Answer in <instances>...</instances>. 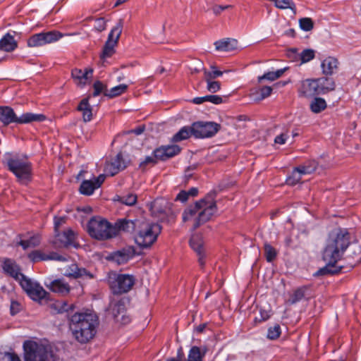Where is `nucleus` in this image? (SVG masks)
I'll list each match as a JSON object with an SVG mask.
<instances>
[{
  "label": "nucleus",
  "instance_id": "46",
  "mask_svg": "<svg viewBox=\"0 0 361 361\" xmlns=\"http://www.w3.org/2000/svg\"><path fill=\"white\" fill-rule=\"evenodd\" d=\"M302 174L297 170V167L294 169L291 175L287 178V183L291 185H295L300 183Z\"/></svg>",
  "mask_w": 361,
  "mask_h": 361
},
{
  "label": "nucleus",
  "instance_id": "45",
  "mask_svg": "<svg viewBox=\"0 0 361 361\" xmlns=\"http://www.w3.org/2000/svg\"><path fill=\"white\" fill-rule=\"evenodd\" d=\"M212 71L204 69V80H214L218 77L223 75V72L216 69L215 66H211Z\"/></svg>",
  "mask_w": 361,
  "mask_h": 361
},
{
  "label": "nucleus",
  "instance_id": "29",
  "mask_svg": "<svg viewBox=\"0 0 361 361\" xmlns=\"http://www.w3.org/2000/svg\"><path fill=\"white\" fill-rule=\"evenodd\" d=\"M17 47L14 37L9 33L6 34L0 40V50L11 52Z\"/></svg>",
  "mask_w": 361,
  "mask_h": 361
},
{
  "label": "nucleus",
  "instance_id": "11",
  "mask_svg": "<svg viewBox=\"0 0 361 361\" xmlns=\"http://www.w3.org/2000/svg\"><path fill=\"white\" fill-rule=\"evenodd\" d=\"M135 283V278L128 274H118L109 281V286L114 294L120 295L128 292Z\"/></svg>",
  "mask_w": 361,
  "mask_h": 361
},
{
  "label": "nucleus",
  "instance_id": "33",
  "mask_svg": "<svg viewBox=\"0 0 361 361\" xmlns=\"http://www.w3.org/2000/svg\"><path fill=\"white\" fill-rule=\"evenodd\" d=\"M206 353V348L202 351L198 346H192L188 352L187 361H203Z\"/></svg>",
  "mask_w": 361,
  "mask_h": 361
},
{
  "label": "nucleus",
  "instance_id": "64",
  "mask_svg": "<svg viewBox=\"0 0 361 361\" xmlns=\"http://www.w3.org/2000/svg\"><path fill=\"white\" fill-rule=\"evenodd\" d=\"M66 222L65 217H55L54 219V226L55 230L57 231L59 226Z\"/></svg>",
  "mask_w": 361,
  "mask_h": 361
},
{
  "label": "nucleus",
  "instance_id": "9",
  "mask_svg": "<svg viewBox=\"0 0 361 361\" xmlns=\"http://www.w3.org/2000/svg\"><path fill=\"white\" fill-rule=\"evenodd\" d=\"M214 193H209L203 199L198 201L199 212L196 222L192 225L193 229H197L202 224L209 221L217 211L216 203Z\"/></svg>",
  "mask_w": 361,
  "mask_h": 361
},
{
  "label": "nucleus",
  "instance_id": "44",
  "mask_svg": "<svg viewBox=\"0 0 361 361\" xmlns=\"http://www.w3.org/2000/svg\"><path fill=\"white\" fill-rule=\"evenodd\" d=\"M264 256L267 262H272L277 256L276 250L268 243H265L264 245Z\"/></svg>",
  "mask_w": 361,
  "mask_h": 361
},
{
  "label": "nucleus",
  "instance_id": "34",
  "mask_svg": "<svg viewBox=\"0 0 361 361\" xmlns=\"http://www.w3.org/2000/svg\"><path fill=\"white\" fill-rule=\"evenodd\" d=\"M308 287L305 286L297 288L290 295V298L288 300V302L290 305H293L300 301L305 296Z\"/></svg>",
  "mask_w": 361,
  "mask_h": 361
},
{
  "label": "nucleus",
  "instance_id": "28",
  "mask_svg": "<svg viewBox=\"0 0 361 361\" xmlns=\"http://www.w3.org/2000/svg\"><path fill=\"white\" fill-rule=\"evenodd\" d=\"M216 49L221 51H231L237 48L238 41L235 39L227 38L216 41L214 43Z\"/></svg>",
  "mask_w": 361,
  "mask_h": 361
},
{
  "label": "nucleus",
  "instance_id": "16",
  "mask_svg": "<svg viewBox=\"0 0 361 361\" xmlns=\"http://www.w3.org/2000/svg\"><path fill=\"white\" fill-rule=\"evenodd\" d=\"M106 176L100 174L91 180H85L80 184L79 191L85 195H91L94 191L99 188L105 180Z\"/></svg>",
  "mask_w": 361,
  "mask_h": 361
},
{
  "label": "nucleus",
  "instance_id": "31",
  "mask_svg": "<svg viewBox=\"0 0 361 361\" xmlns=\"http://www.w3.org/2000/svg\"><path fill=\"white\" fill-rule=\"evenodd\" d=\"M198 201L194 205H190L186 208L182 215L183 221L187 222L193 221V224L196 222L199 212Z\"/></svg>",
  "mask_w": 361,
  "mask_h": 361
},
{
  "label": "nucleus",
  "instance_id": "2",
  "mask_svg": "<svg viewBox=\"0 0 361 361\" xmlns=\"http://www.w3.org/2000/svg\"><path fill=\"white\" fill-rule=\"evenodd\" d=\"M99 324L98 317L92 313H75L70 319V329L77 341L86 343L94 338Z\"/></svg>",
  "mask_w": 361,
  "mask_h": 361
},
{
  "label": "nucleus",
  "instance_id": "14",
  "mask_svg": "<svg viewBox=\"0 0 361 361\" xmlns=\"http://www.w3.org/2000/svg\"><path fill=\"white\" fill-rule=\"evenodd\" d=\"M318 85L316 79H306L302 80L298 87V96L302 98H312L319 94Z\"/></svg>",
  "mask_w": 361,
  "mask_h": 361
},
{
  "label": "nucleus",
  "instance_id": "47",
  "mask_svg": "<svg viewBox=\"0 0 361 361\" xmlns=\"http://www.w3.org/2000/svg\"><path fill=\"white\" fill-rule=\"evenodd\" d=\"M300 28L304 31H310L314 27V22L310 18H302L299 20Z\"/></svg>",
  "mask_w": 361,
  "mask_h": 361
},
{
  "label": "nucleus",
  "instance_id": "57",
  "mask_svg": "<svg viewBox=\"0 0 361 361\" xmlns=\"http://www.w3.org/2000/svg\"><path fill=\"white\" fill-rule=\"evenodd\" d=\"M206 102H211L214 104H220L223 103V98L219 95H206Z\"/></svg>",
  "mask_w": 361,
  "mask_h": 361
},
{
  "label": "nucleus",
  "instance_id": "63",
  "mask_svg": "<svg viewBox=\"0 0 361 361\" xmlns=\"http://www.w3.org/2000/svg\"><path fill=\"white\" fill-rule=\"evenodd\" d=\"M231 7V6H219V5H215L212 7V11L214 14L219 15L223 11L226 10V8Z\"/></svg>",
  "mask_w": 361,
  "mask_h": 361
},
{
  "label": "nucleus",
  "instance_id": "6",
  "mask_svg": "<svg viewBox=\"0 0 361 361\" xmlns=\"http://www.w3.org/2000/svg\"><path fill=\"white\" fill-rule=\"evenodd\" d=\"M86 231L91 238L98 240H105L116 236V228L99 216H93L88 221Z\"/></svg>",
  "mask_w": 361,
  "mask_h": 361
},
{
  "label": "nucleus",
  "instance_id": "8",
  "mask_svg": "<svg viewBox=\"0 0 361 361\" xmlns=\"http://www.w3.org/2000/svg\"><path fill=\"white\" fill-rule=\"evenodd\" d=\"M161 232V226L155 223H142L135 236V243L141 248L150 247Z\"/></svg>",
  "mask_w": 361,
  "mask_h": 361
},
{
  "label": "nucleus",
  "instance_id": "42",
  "mask_svg": "<svg viewBox=\"0 0 361 361\" xmlns=\"http://www.w3.org/2000/svg\"><path fill=\"white\" fill-rule=\"evenodd\" d=\"M27 257L30 260L34 263L39 261L49 260V255L44 253L39 250L32 251L28 254Z\"/></svg>",
  "mask_w": 361,
  "mask_h": 361
},
{
  "label": "nucleus",
  "instance_id": "27",
  "mask_svg": "<svg viewBox=\"0 0 361 361\" xmlns=\"http://www.w3.org/2000/svg\"><path fill=\"white\" fill-rule=\"evenodd\" d=\"M50 309L54 314H62L74 309L73 304H69L65 300H56L50 305Z\"/></svg>",
  "mask_w": 361,
  "mask_h": 361
},
{
  "label": "nucleus",
  "instance_id": "7",
  "mask_svg": "<svg viewBox=\"0 0 361 361\" xmlns=\"http://www.w3.org/2000/svg\"><path fill=\"white\" fill-rule=\"evenodd\" d=\"M47 118L42 114H33L30 112L23 114L17 116L13 109L7 106H0V121L4 126H8L12 123L18 124H25L32 122H42Z\"/></svg>",
  "mask_w": 361,
  "mask_h": 361
},
{
  "label": "nucleus",
  "instance_id": "58",
  "mask_svg": "<svg viewBox=\"0 0 361 361\" xmlns=\"http://www.w3.org/2000/svg\"><path fill=\"white\" fill-rule=\"evenodd\" d=\"M96 25H95V29L99 31L102 32L106 29V21L103 18H99L96 19Z\"/></svg>",
  "mask_w": 361,
  "mask_h": 361
},
{
  "label": "nucleus",
  "instance_id": "62",
  "mask_svg": "<svg viewBox=\"0 0 361 361\" xmlns=\"http://www.w3.org/2000/svg\"><path fill=\"white\" fill-rule=\"evenodd\" d=\"M188 193L187 191L181 190L176 196V200L180 201L182 202H185L188 200Z\"/></svg>",
  "mask_w": 361,
  "mask_h": 361
},
{
  "label": "nucleus",
  "instance_id": "61",
  "mask_svg": "<svg viewBox=\"0 0 361 361\" xmlns=\"http://www.w3.org/2000/svg\"><path fill=\"white\" fill-rule=\"evenodd\" d=\"M159 200H156L155 201H154L152 204H151V210L153 213H163L164 212V210L163 209H159Z\"/></svg>",
  "mask_w": 361,
  "mask_h": 361
},
{
  "label": "nucleus",
  "instance_id": "20",
  "mask_svg": "<svg viewBox=\"0 0 361 361\" xmlns=\"http://www.w3.org/2000/svg\"><path fill=\"white\" fill-rule=\"evenodd\" d=\"M127 164L123 159L122 154L118 153L116 157L105 166V171L110 176H113L117 174L120 171L126 168Z\"/></svg>",
  "mask_w": 361,
  "mask_h": 361
},
{
  "label": "nucleus",
  "instance_id": "26",
  "mask_svg": "<svg viewBox=\"0 0 361 361\" xmlns=\"http://www.w3.org/2000/svg\"><path fill=\"white\" fill-rule=\"evenodd\" d=\"M47 286L52 291L62 295H66L70 291V286L61 279H56Z\"/></svg>",
  "mask_w": 361,
  "mask_h": 361
},
{
  "label": "nucleus",
  "instance_id": "30",
  "mask_svg": "<svg viewBox=\"0 0 361 361\" xmlns=\"http://www.w3.org/2000/svg\"><path fill=\"white\" fill-rule=\"evenodd\" d=\"M138 221H133V220H127V219H120L116 221L115 225V228H116V235H118V231H127L130 232L131 231H134L135 227L137 226Z\"/></svg>",
  "mask_w": 361,
  "mask_h": 361
},
{
  "label": "nucleus",
  "instance_id": "54",
  "mask_svg": "<svg viewBox=\"0 0 361 361\" xmlns=\"http://www.w3.org/2000/svg\"><path fill=\"white\" fill-rule=\"evenodd\" d=\"M68 257L67 256L60 255L58 252H51L49 254V260L65 262L68 261Z\"/></svg>",
  "mask_w": 361,
  "mask_h": 361
},
{
  "label": "nucleus",
  "instance_id": "5",
  "mask_svg": "<svg viewBox=\"0 0 361 361\" xmlns=\"http://www.w3.org/2000/svg\"><path fill=\"white\" fill-rule=\"evenodd\" d=\"M5 161L8 169L21 183L26 184L31 180L32 164L26 157L6 154Z\"/></svg>",
  "mask_w": 361,
  "mask_h": 361
},
{
  "label": "nucleus",
  "instance_id": "32",
  "mask_svg": "<svg viewBox=\"0 0 361 361\" xmlns=\"http://www.w3.org/2000/svg\"><path fill=\"white\" fill-rule=\"evenodd\" d=\"M78 110L82 112V118L85 122L90 121L92 118V108L88 102V99H83L78 106Z\"/></svg>",
  "mask_w": 361,
  "mask_h": 361
},
{
  "label": "nucleus",
  "instance_id": "13",
  "mask_svg": "<svg viewBox=\"0 0 361 361\" xmlns=\"http://www.w3.org/2000/svg\"><path fill=\"white\" fill-rule=\"evenodd\" d=\"M62 36L61 32L56 30L35 34L27 39V46L30 47L44 46L56 42Z\"/></svg>",
  "mask_w": 361,
  "mask_h": 361
},
{
  "label": "nucleus",
  "instance_id": "3",
  "mask_svg": "<svg viewBox=\"0 0 361 361\" xmlns=\"http://www.w3.org/2000/svg\"><path fill=\"white\" fill-rule=\"evenodd\" d=\"M3 269L11 276L19 280L23 289L32 300H40L46 298L47 291L38 283L32 282L20 273L19 267L14 261L6 259L4 262Z\"/></svg>",
  "mask_w": 361,
  "mask_h": 361
},
{
  "label": "nucleus",
  "instance_id": "23",
  "mask_svg": "<svg viewBox=\"0 0 361 361\" xmlns=\"http://www.w3.org/2000/svg\"><path fill=\"white\" fill-rule=\"evenodd\" d=\"M65 274L74 279H93L94 276L85 269L79 268L76 264H72L66 269Z\"/></svg>",
  "mask_w": 361,
  "mask_h": 361
},
{
  "label": "nucleus",
  "instance_id": "56",
  "mask_svg": "<svg viewBox=\"0 0 361 361\" xmlns=\"http://www.w3.org/2000/svg\"><path fill=\"white\" fill-rule=\"evenodd\" d=\"M272 92V88L269 86H263L259 90V92L260 94L259 99H263L267 97H269Z\"/></svg>",
  "mask_w": 361,
  "mask_h": 361
},
{
  "label": "nucleus",
  "instance_id": "18",
  "mask_svg": "<svg viewBox=\"0 0 361 361\" xmlns=\"http://www.w3.org/2000/svg\"><path fill=\"white\" fill-rule=\"evenodd\" d=\"M111 312L116 322L122 324H127L130 319L126 314V304L123 300L114 302L111 305Z\"/></svg>",
  "mask_w": 361,
  "mask_h": 361
},
{
  "label": "nucleus",
  "instance_id": "24",
  "mask_svg": "<svg viewBox=\"0 0 361 361\" xmlns=\"http://www.w3.org/2000/svg\"><path fill=\"white\" fill-rule=\"evenodd\" d=\"M339 62L335 57L326 58L321 64L322 73L326 75H331L338 68Z\"/></svg>",
  "mask_w": 361,
  "mask_h": 361
},
{
  "label": "nucleus",
  "instance_id": "52",
  "mask_svg": "<svg viewBox=\"0 0 361 361\" xmlns=\"http://www.w3.org/2000/svg\"><path fill=\"white\" fill-rule=\"evenodd\" d=\"M23 308V305L20 302L17 300H11L10 306V312L12 315H15L20 312Z\"/></svg>",
  "mask_w": 361,
  "mask_h": 361
},
{
  "label": "nucleus",
  "instance_id": "39",
  "mask_svg": "<svg viewBox=\"0 0 361 361\" xmlns=\"http://www.w3.org/2000/svg\"><path fill=\"white\" fill-rule=\"evenodd\" d=\"M288 69V68H284L282 69H279L276 71H270L264 73L262 76L258 77V81L261 82L262 80H268L270 81H274L282 76V75L285 73V71Z\"/></svg>",
  "mask_w": 361,
  "mask_h": 361
},
{
  "label": "nucleus",
  "instance_id": "55",
  "mask_svg": "<svg viewBox=\"0 0 361 361\" xmlns=\"http://www.w3.org/2000/svg\"><path fill=\"white\" fill-rule=\"evenodd\" d=\"M159 160L154 155L153 157H147L140 164V167L144 169L147 165H155Z\"/></svg>",
  "mask_w": 361,
  "mask_h": 361
},
{
  "label": "nucleus",
  "instance_id": "10",
  "mask_svg": "<svg viewBox=\"0 0 361 361\" xmlns=\"http://www.w3.org/2000/svg\"><path fill=\"white\" fill-rule=\"evenodd\" d=\"M123 27V20L119 19L109 34L107 41L103 49L102 58L111 57L115 52L114 47L117 44Z\"/></svg>",
  "mask_w": 361,
  "mask_h": 361
},
{
  "label": "nucleus",
  "instance_id": "50",
  "mask_svg": "<svg viewBox=\"0 0 361 361\" xmlns=\"http://www.w3.org/2000/svg\"><path fill=\"white\" fill-rule=\"evenodd\" d=\"M207 82V90L212 92L215 93L217 92L221 89V83L219 81L215 80H205Z\"/></svg>",
  "mask_w": 361,
  "mask_h": 361
},
{
  "label": "nucleus",
  "instance_id": "48",
  "mask_svg": "<svg viewBox=\"0 0 361 361\" xmlns=\"http://www.w3.org/2000/svg\"><path fill=\"white\" fill-rule=\"evenodd\" d=\"M281 335V327L279 324H275L274 326L269 328L267 332V338L270 340H275Z\"/></svg>",
  "mask_w": 361,
  "mask_h": 361
},
{
  "label": "nucleus",
  "instance_id": "22",
  "mask_svg": "<svg viewBox=\"0 0 361 361\" xmlns=\"http://www.w3.org/2000/svg\"><path fill=\"white\" fill-rule=\"evenodd\" d=\"M93 70L92 68H85L84 70L74 68L72 70L71 75L78 85H85L87 80L92 77Z\"/></svg>",
  "mask_w": 361,
  "mask_h": 361
},
{
  "label": "nucleus",
  "instance_id": "1",
  "mask_svg": "<svg viewBox=\"0 0 361 361\" xmlns=\"http://www.w3.org/2000/svg\"><path fill=\"white\" fill-rule=\"evenodd\" d=\"M350 243V233L345 229L338 228L329 233L322 258L326 263L325 269L329 273H337L339 270L332 269L341 259L345 251Z\"/></svg>",
  "mask_w": 361,
  "mask_h": 361
},
{
  "label": "nucleus",
  "instance_id": "35",
  "mask_svg": "<svg viewBox=\"0 0 361 361\" xmlns=\"http://www.w3.org/2000/svg\"><path fill=\"white\" fill-rule=\"evenodd\" d=\"M192 134V126L189 127H183L178 133H176L171 139V142H178L182 140H186Z\"/></svg>",
  "mask_w": 361,
  "mask_h": 361
},
{
  "label": "nucleus",
  "instance_id": "15",
  "mask_svg": "<svg viewBox=\"0 0 361 361\" xmlns=\"http://www.w3.org/2000/svg\"><path fill=\"white\" fill-rule=\"evenodd\" d=\"M181 151V148L176 145H162L153 151V155L159 161H166L176 155Z\"/></svg>",
  "mask_w": 361,
  "mask_h": 361
},
{
  "label": "nucleus",
  "instance_id": "19",
  "mask_svg": "<svg viewBox=\"0 0 361 361\" xmlns=\"http://www.w3.org/2000/svg\"><path fill=\"white\" fill-rule=\"evenodd\" d=\"M76 234L71 229H67L61 233H58L56 235L54 244L58 247H67L73 246L76 247L78 245L75 243Z\"/></svg>",
  "mask_w": 361,
  "mask_h": 361
},
{
  "label": "nucleus",
  "instance_id": "53",
  "mask_svg": "<svg viewBox=\"0 0 361 361\" xmlns=\"http://www.w3.org/2000/svg\"><path fill=\"white\" fill-rule=\"evenodd\" d=\"M296 48H291L287 50L286 56L292 61H297L300 59V54Z\"/></svg>",
  "mask_w": 361,
  "mask_h": 361
},
{
  "label": "nucleus",
  "instance_id": "40",
  "mask_svg": "<svg viewBox=\"0 0 361 361\" xmlns=\"http://www.w3.org/2000/svg\"><path fill=\"white\" fill-rule=\"evenodd\" d=\"M128 89V85L126 84H121L119 85H117L116 87H112L109 90H106L104 92V95L109 97L113 98L115 97L120 96L121 94H123L126 92Z\"/></svg>",
  "mask_w": 361,
  "mask_h": 361
},
{
  "label": "nucleus",
  "instance_id": "60",
  "mask_svg": "<svg viewBox=\"0 0 361 361\" xmlns=\"http://www.w3.org/2000/svg\"><path fill=\"white\" fill-rule=\"evenodd\" d=\"M288 137V135L287 133H281L275 137L274 142L279 145H283Z\"/></svg>",
  "mask_w": 361,
  "mask_h": 361
},
{
  "label": "nucleus",
  "instance_id": "17",
  "mask_svg": "<svg viewBox=\"0 0 361 361\" xmlns=\"http://www.w3.org/2000/svg\"><path fill=\"white\" fill-rule=\"evenodd\" d=\"M190 245L192 249L197 253L198 256V262L202 269L204 268L205 264L204 261V242L201 235L194 234L191 236L190 240Z\"/></svg>",
  "mask_w": 361,
  "mask_h": 361
},
{
  "label": "nucleus",
  "instance_id": "49",
  "mask_svg": "<svg viewBox=\"0 0 361 361\" xmlns=\"http://www.w3.org/2000/svg\"><path fill=\"white\" fill-rule=\"evenodd\" d=\"M314 58V51L312 49H305L300 54L301 63H307Z\"/></svg>",
  "mask_w": 361,
  "mask_h": 361
},
{
  "label": "nucleus",
  "instance_id": "12",
  "mask_svg": "<svg viewBox=\"0 0 361 361\" xmlns=\"http://www.w3.org/2000/svg\"><path fill=\"white\" fill-rule=\"evenodd\" d=\"M220 129V125L214 122H195L192 125V134L196 138L211 137Z\"/></svg>",
  "mask_w": 361,
  "mask_h": 361
},
{
  "label": "nucleus",
  "instance_id": "51",
  "mask_svg": "<svg viewBox=\"0 0 361 361\" xmlns=\"http://www.w3.org/2000/svg\"><path fill=\"white\" fill-rule=\"evenodd\" d=\"M93 88H94V92H93L94 97L98 96L102 92H103L104 94V92L106 90H108L106 89V85H104L100 81H96L93 85Z\"/></svg>",
  "mask_w": 361,
  "mask_h": 361
},
{
  "label": "nucleus",
  "instance_id": "41",
  "mask_svg": "<svg viewBox=\"0 0 361 361\" xmlns=\"http://www.w3.org/2000/svg\"><path fill=\"white\" fill-rule=\"evenodd\" d=\"M317 167V163L314 161H308L302 165H300L297 167V170L300 172L302 175L310 174L314 172Z\"/></svg>",
  "mask_w": 361,
  "mask_h": 361
},
{
  "label": "nucleus",
  "instance_id": "37",
  "mask_svg": "<svg viewBox=\"0 0 361 361\" xmlns=\"http://www.w3.org/2000/svg\"><path fill=\"white\" fill-rule=\"evenodd\" d=\"M327 105L325 99L321 97H315L310 103L311 111L314 114H319L326 109Z\"/></svg>",
  "mask_w": 361,
  "mask_h": 361
},
{
  "label": "nucleus",
  "instance_id": "43",
  "mask_svg": "<svg viewBox=\"0 0 361 361\" xmlns=\"http://www.w3.org/2000/svg\"><path fill=\"white\" fill-rule=\"evenodd\" d=\"M118 200L126 205L133 206L137 202V196L135 193L130 192L122 196H118Z\"/></svg>",
  "mask_w": 361,
  "mask_h": 361
},
{
  "label": "nucleus",
  "instance_id": "36",
  "mask_svg": "<svg viewBox=\"0 0 361 361\" xmlns=\"http://www.w3.org/2000/svg\"><path fill=\"white\" fill-rule=\"evenodd\" d=\"M274 4V6L279 9L290 8L294 15L296 14L297 10L295 3L293 0H269Z\"/></svg>",
  "mask_w": 361,
  "mask_h": 361
},
{
  "label": "nucleus",
  "instance_id": "38",
  "mask_svg": "<svg viewBox=\"0 0 361 361\" xmlns=\"http://www.w3.org/2000/svg\"><path fill=\"white\" fill-rule=\"evenodd\" d=\"M40 236L39 235H35L30 237L28 240H22L18 243V245L22 246L23 250H26L29 247H35L40 244Z\"/></svg>",
  "mask_w": 361,
  "mask_h": 361
},
{
  "label": "nucleus",
  "instance_id": "4",
  "mask_svg": "<svg viewBox=\"0 0 361 361\" xmlns=\"http://www.w3.org/2000/svg\"><path fill=\"white\" fill-rule=\"evenodd\" d=\"M23 348L24 361H59L51 348L39 341L27 340Z\"/></svg>",
  "mask_w": 361,
  "mask_h": 361
},
{
  "label": "nucleus",
  "instance_id": "59",
  "mask_svg": "<svg viewBox=\"0 0 361 361\" xmlns=\"http://www.w3.org/2000/svg\"><path fill=\"white\" fill-rule=\"evenodd\" d=\"M5 361H21L19 356L14 353H5L4 357Z\"/></svg>",
  "mask_w": 361,
  "mask_h": 361
},
{
  "label": "nucleus",
  "instance_id": "25",
  "mask_svg": "<svg viewBox=\"0 0 361 361\" xmlns=\"http://www.w3.org/2000/svg\"><path fill=\"white\" fill-rule=\"evenodd\" d=\"M316 80L317 83L319 85L318 90L319 94H324L335 90L336 84L332 78L324 77Z\"/></svg>",
  "mask_w": 361,
  "mask_h": 361
},
{
  "label": "nucleus",
  "instance_id": "21",
  "mask_svg": "<svg viewBox=\"0 0 361 361\" xmlns=\"http://www.w3.org/2000/svg\"><path fill=\"white\" fill-rule=\"evenodd\" d=\"M135 255V249L133 246L125 247L112 254V259L119 264L126 263Z\"/></svg>",
  "mask_w": 361,
  "mask_h": 361
}]
</instances>
